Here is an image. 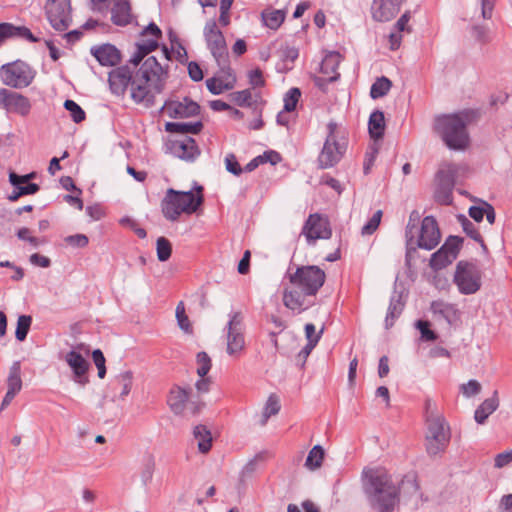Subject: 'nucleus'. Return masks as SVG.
Wrapping results in <instances>:
<instances>
[{
  "label": "nucleus",
  "instance_id": "nucleus-1",
  "mask_svg": "<svg viewBox=\"0 0 512 512\" xmlns=\"http://www.w3.org/2000/svg\"><path fill=\"white\" fill-rule=\"evenodd\" d=\"M285 279L289 285L283 289V304L300 314L315 305L316 295L325 283L326 274L317 265H290Z\"/></svg>",
  "mask_w": 512,
  "mask_h": 512
},
{
  "label": "nucleus",
  "instance_id": "nucleus-2",
  "mask_svg": "<svg viewBox=\"0 0 512 512\" xmlns=\"http://www.w3.org/2000/svg\"><path fill=\"white\" fill-rule=\"evenodd\" d=\"M362 485L370 506L376 512H394L399 506L400 487L384 469H364Z\"/></svg>",
  "mask_w": 512,
  "mask_h": 512
},
{
  "label": "nucleus",
  "instance_id": "nucleus-3",
  "mask_svg": "<svg viewBox=\"0 0 512 512\" xmlns=\"http://www.w3.org/2000/svg\"><path fill=\"white\" fill-rule=\"evenodd\" d=\"M168 71L162 67L155 56L148 57L139 67L131 83V99L136 104L151 108L156 103L155 94L165 89Z\"/></svg>",
  "mask_w": 512,
  "mask_h": 512
},
{
  "label": "nucleus",
  "instance_id": "nucleus-4",
  "mask_svg": "<svg viewBox=\"0 0 512 512\" xmlns=\"http://www.w3.org/2000/svg\"><path fill=\"white\" fill-rule=\"evenodd\" d=\"M203 203V187L196 185L195 191H179L168 188L160 206L165 219L174 222L182 214L191 215L196 213Z\"/></svg>",
  "mask_w": 512,
  "mask_h": 512
},
{
  "label": "nucleus",
  "instance_id": "nucleus-5",
  "mask_svg": "<svg viewBox=\"0 0 512 512\" xmlns=\"http://www.w3.org/2000/svg\"><path fill=\"white\" fill-rule=\"evenodd\" d=\"M467 122L465 114L442 115L436 118L435 129L450 149L461 150L469 144Z\"/></svg>",
  "mask_w": 512,
  "mask_h": 512
},
{
  "label": "nucleus",
  "instance_id": "nucleus-6",
  "mask_svg": "<svg viewBox=\"0 0 512 512\" xmlns=\"http://www.w3.org/2000/svg\"><path fill=\"white\" fill-rule=\"evenodd\" d=\"M204 37L208 49L220 68V72L230 75L231 66L226 40L222 31L217 27L215 20L211 19L206 22L204 27Z\"/></svg>",
  "mask_w": 512,
  "mask_h": 512
},
{
  "label": "nucleus",
  "instance_id": "nucleus-7",
  "mask_svg": "<svg viewBox=\"0 0 512 512\" xmlns=\"http://www.w3.org/2000/svg\"><path fill=\"white\" fill-rule=\"evenodd\" d=\"M450 429L442 416H427L425 446L428 455L436 456L445 451L450 442Z\"/></svg>",
  "mask_w": 512,
  "mask_h": 512
},
{
  "label": "nucleus",
  "instance_id": "nucleus-8",
  "mask_svg": "<svg viewBox=\"0 0 512 512\" xmlns=\"http://www.w3.org/2000/svg\"><path fill=\"white\" fill-rule=\"evenodd\" d=\"M36 71L20 59L5 63L0 67V77L4 85L14 89L28 87L34 80Z\"/></svg>",
  "mask_w": 512,
  "mask_h": 512
},
{
  "label": "nucleus",
  "instance_id": "nucleus-9",
  "mask_svg": "<svg viewBox=\"0 0 512 512\" xmlns=\"http://www.w3.org/2000/svg\"><path fill=\"white\" fill-rule=\"evenodd\" d=\"M482 272L477 264L469 261H459L453 275V283L463 295L478 292L482 285Z\"/></svg>",
  "mask_w": 512,
  "mask_h": 512
},
{
  "label": "nucleus",
  "instance_id": "nucleus-10",
  "mask_svg": "<svg viewBox=\"0 0 512 512\" xmlns=\"http://www.w3.org/2000/svg\"><path fill=\"white\" fill-rule=\"evenodd\" d=\"M328 130L329 133L317 158L318 167L320 169L334 167L339 163L347 150V143L337 140L335 135L336 124L332 122L329 123Z\"/></svg>",
  "mask_w": 512,
  "mask_h": 512
},
{
  "label": "nucleus",
  "instance_id": "nucleus-11",
  "mask_svg": "<svg viewBox=\"0 0 512 512\" xmlns=\"http://www.w3.org/2000/svg\"><path fill=\"white\" fill-rule=\"evenodd\" d=\"M301 235L310 246L315 245L317 240L330 239L332 229L328 217L320 213L310 214L303 224Z\"/></svg>",
  "mask_w": 512,
  "mask_h": 512
},
{
  "label": "nucleus",
  "instance_id": "nucleus-12",
  "mask_svg": "<svg viewBox=\"0 0 512 512\" xmlns=\"http://www.w3.org/2000/svg\"><path fill=\"white\" fill-rule=\"evenodd\" d=\"M70 0H47L45 14L56 31H66L72 23Z\"/></svg>",
  "mask_w": 512,
  "mask_h": 512
},
{
  "label": "nucleus",
  "instance_id": "nucleus-13",
  "mask_svg": "<svg viewBox=\"0 0 512 512\" xmlns=\"http://www.w3.org/2000/svg\"><path fill=\"white\" fill-rule=\"evenodd\" d=\"M227 329V353L230 356H239L245 348L244 317L240 311L229 314Z\"/></svg>",
  "mask_w": 512,
  "mask_h": 512
},
{
  "label": "nucleus",
  "instance_id": "nucleus-14",
  "mask_svg": "<svg viewBox=\"0 0 512 512\" xmlns=\"http://www.w3.org/2000/svg\"><path fill=\"white\" fill-rule=\"evenodd\" d=\"M0 108L8 113L26 117L30 114L32 104L28 97L7 88L0 89Z\"/></svg>",
  "mask_w": 512,
  "mask_h": 512
},
{
  "label": "nucleus",
  "instance_id": "nucleus-15",
  "mask_svg": "<svg viewBox=\"0 0 512 512\" xmlns=\"http://www.w3.org/2000/svg\"><path fill=\"white\" fill-rule=\"evenodd\" d=\"M456 169L449 165L446 169H440L437 172V187L435 190V200L441 205H450L453 201L452 192L455 185Z\"/></svg>",
  "mask_w": 512,
  "mask_h": 512
},
{
  "label": "nucleus",
  "instance_id": "nucleus-16",
  "mask_svg": "<svg viewBox=\"0 0 512 512\" xmlns=\"http://www.w3.org/2000/svg\"><path fill=\"white\" fill-rule=\"evenodd\" d=\"M164 109H167L168 116L173 119L190 118L198 116L201 112V106L188 96H185L183 101L166 100L160 112Z\"/></svg>",
  "mask_w": 512,
  "mask_h": 512
},
{
  "label": "nucleus",
  "instance_id": "nucleus-17",
  "mask_svg": "<svg viewBox=\"0 0 512 512\" xmlns=\"http://www.w3.org/2000/svg\"><path fill=\"white\" fill-rule=\"evenodd\" d=\"M166 147L169 153L186 162H194L201 154L196 140L190 136H186L181 141L169 140Z\"/></svg>",
  "mask_w": 512,
  "mask_h": 512
},
{
  "label": "nucleus",
  "instance_id": "nucleus-18",
  "mask_svg": "<svg viewBox=\"0 0 512 512\" xmlns=\"http://www.w3.org/2000/svg\"><path fill=\"white\" fill-rule=\"evenodd\" d=\"M441 233L438 223L433 216L423 218L420 228L417 246L425 250L434 249L440 242Z\"/></svg>",
  "mask_w": 512,
  "mask_h": 512
},
{
  "label": "nucleus",
  "instance_id": "nucleus-19",
  "mask_svg": "<svg viewBox=\"0 0 512 512\" xmlns=\"http://www.w3.org/2000/svg\"><path fill=\"white\" fill-rule=\"evenodd\" d=\"M133 79V71L128 64L118 66L111 70L108 75V84L111 93L116 96H124Z\"/></svg>",
  "mask_w": 512,
  "mask_h": 512
},
{
  "label": "nucleus",
  "instance_id": "nucleus-20",
  "mask_svg": "<svg viewBox=\"0 0 512 512\" xmlns=\"http://www.w3.org/2000/svg\"><path fill=\"white\" fill-rule=\"evenodd\" d=\"M65 361L72 371L73 381L80 386L87 385L90 381L88 377L90 363L83 355L80 352L71 350L66 354Z\"/></svg>",
  "mask_w": 512,
  "mask_h": 512
},
{
  "label": "nucleus",
  "instance_id": "nucleus-21",
  "mask_svg": "<svg viewBox=\"0 0 512 512\" xmlns=\"http://www.w3.org/2000/svg\"><path fill=\"white\" fill-rule=\"evenodd\" d=\"M90 53L101 66L114 67L119 65L122 61L120 50L110 43L92 46Z\"/></svg>",
  "mask_w": 512,
  "mask_h": 512
},
{
  "label": "nucleus",
  "instance_id": "nucleus-22",
  "mask_svg": "<svg viewBox=\"0 0 512 512\" xmlns=\"http://www.w3.org/2000/svg\"><path fill=\"white\" fill-rule=\"evenodd\" d=\"M12 38L25 39L31 43H37L40 41V39L36 37L26 26H16L9 22L0 23V47L6 40Z\"/></svg>",
  "mask_w": 512,
  "mask_h": 512
},
{
  "label": "nucleus",
  "instance_id": "nucleus-23",
  "mask_svg": "<svg viewBox=\"0 0 512 512\" xmlns=\"http://www.w3.org/2000/svg\"><path fill=\"white\" fill-rule=\"evenodd\" d=\"M401 5L394 0H373L372 17L378 22H388L399 12Z\"/></svg>",
  "mask_w": 512,
  "mask_h": 512
},
{
  "label": "nucleus",
  "instance_id": "nucleus-24",
  "mask_svg": "<svg viewBox=\"0 0 512 512\" xmlns=\"http://www.w3.org/2000/svg\"><path fill=\"white\" fill-rule=\"evenodd\" d=\"M191 393V388L173 385L167 396V404L175 415H183Z\"/></svg>",
  "mask_w": 512,
  "mask_h": 512
},
{
  "label": "nucleus",
  "instance_id": "nucleus-25",
  "mask_svg": "<svg viewBox=\"0 0 512 512\" xmlns=\"http://www.w3.org/2000/svg\"><path fill=\"white\" fill-rule=\"evenodd\" d=\"M430 310L434 315L442 317L449 325H454L460 320L461 312L456 304L435 300L431 303Z\"/></svg>",
  "mask_w": 512,
  "mask_h": 512
},
{
  "label": "nucleus",
  "instance_id": "nucleus-26",
  "mask_svg": "<svg viewBox=\"0 0 512 512\" xmlns=\"http://www.w3.org/2000/svg\"><path fill=\"white\" fill-rule=\"evenodd\" d=\"M221 76H214L206 80V87L213 95H220L224 91L232 90L236 83V76L231 68V74L227 75L219 71Z\"/></svg>",
  "mask_w": 512,
  "mask_h": 512
},
{
  "label": "nucleus",
  "instance_id": "nucleus-27",
  "mask_svg": "<svg viewBox=\"0 0 512 512\" xmlns=\"http://www.w3.org/2000/svg\"><path fill=\"white\" fill-rule=\"evenodd\" d=\"M111 21L119 27H125L131 23L132 7L130 0H116L111 9Z\"/></svg>",
  "mask_w": 512,
  "mask_h": 512
},
{
  "label": "nucleus",
  "instance_id": "nucleus-28",
  "mask_svg": "<svg viewBox=\"0 0 512 512\" xmlns=\"http://www.w3.org/2000/svg\"><path fill=\"white\" fill-rule=\"evenodd\" d=\"M203 122L202 121H196V122H166L165 123V130L169 133L174 134H183L188 136V134L192 135H198L203 130Z\"/></svg>",
  "mask_w": 512,
  "mask_h": 512
},
{
  "label": "nucleus",
  "instance_id": "nucleus-29",
  "mask_svg": "<svg viewBox=\"0 0 512 512\" xmlns=\"http://www.w3.org/2000/svg\"><path fill=\"white\" fill-rule=\"evenodd\" d=\"M499 407L498 391L492 397L485 399L475 410L474 419L478 424H484L487 418Z\"/></svg>",
  "mask_w": 512,
  "mask_h": 512
},
{
  "label": "nucleus",
  "instance_id": "nucleus-30",
  "mask_svg": "<svg viewBox=\"0 0 512 512\" xmlns=\"http://www.w3.org/2000/svg\"><path fill=\"white\" fill-rule=\"evenodd\" d=\"M404 306L405 301L403 299V293L395 290L391 296L390 304L385 318V326L387 329L394 325L395 320L401 315Z\"/></svg>",
  "mask_w": 512,
  "mask_h": 512
},
{
  "label": "nucleus",
  "instance_id": "nucleus-31",
  "mask_svg": "<svg viewBox=\"0 0 512 512\" xmlns=\"http://www.w3.org/2000/svg\"><path fill=\"white\" fill-rule=\"evenodd\" d=\"M286 19V10L284 9H273L271 7L264 9L261 12L262 24L271 29L278 30Z\"/></svg>",
  "mask_w": 512,
  "mask_h": 512
},
{
  "label": "nucleus",
  "instance_id": "nucleus-32",
  "mask_svg": "<svg viewBox=\"0 0 512 512\" xmlns=\"http://www.w3.org/2000/svg\"><path fill=\"white\" fill-rule=\"evenodd\" d=\"M368 130L370 137L374 140L383 138L385 132V117L380 110L371 113L368 122Z\"/></svg>",
  "mask_w": 512,
  "mask_h": 512
},
{
  "label": "nucleus",
  "instance_id": "nucleus-33",
  "mask_svg": "<svg viewBox=\"0 0 512 512\" xmlns=\"http://www.w3.org/2000/svg\"><path fill=\"white\" fill-rule=\"evenodd\" d=\"M158 47L159 43L157 40H146L142 43H136V51L128 62L137 67L148 54L157 50Z\"/></svg>",
  "mask_w": 512,
  "mask_h": 512
},
{
  "label": "nucleus",
  "instance_id": "nucleus-34",
  "mask_svg": "<svg viewBox=\"0 0 512 512\" xmlns=\"http://www.w3.org/2000/svg\"><path fill=\"white\" fill-rule=\"evenodd\" d=\"M193 436L198 441V449L206 454L212 447V434L207 426L203 424L196 425L193 429Z\"/></svg>",
  "mask_w": 512,
  "mask_h": 512
},
{
  "label": "nucleus",
  "instance_id": "nucleus-35",
  "mask_svg": "<svg viewBox=\"0 0 512 512\" xmlns=\"http://www.w3.org/2000/svg\"><path fill=\"white\" fill-rule=\"evenodd\" d=\"M341 62V55L337 51L328 52L320 63V72L324 75L339 74L338 66Z\"/></svg>",
  "mask_w": 512,
  "mask_h": 512
},
{
  "label": "nucleus",
  "instance_id": "nucleus-36",
  "mask_svg": "<svg viewBox=\"0 0 512 512\" xmlns=\"http://www.w3.org/2000/svg\"><path fill=\"white\" fill-rule=\"evenodd\" d=\"M8 390L18 394L22 389L21 364L15 361L9 369L7 378Z\"/></svg>",
  "mask_w": 512,
  "mask_h": 512
},
{
  "label": "nucleus",
  "instance_id": "nucleus-37",
  "mask_svg": "<svg viewBox=\"0 0 512 512\" xmlns=\"http://www.w3.org/2000/svg\"><path fill=\"white\" fill-rule=\"evenodd\" d=\"M325 456V451L321 445H315L308 453L305 461V467L311 471L321 467Z\"/></svg>",
  "mask_w": 512,
  "mask_h": 512
},
{
  "label": "nucleus",
  "instance_id": "nucleus-38",
  "mask_svg": "<svg viewBox=\"0 0 512 512\" xmlns=\"http://www.w3.org/2000/svg\"><path fill=\"white\" fill-rule=\"evenodd\" d=\"M392 87V82L385 76H381L375 80L370 89L372 99H379L388 94Z\"/></svg>",
  "mask_w": 512,
  "mask_h": 512
},
{
  "label": "nucleus",
  "instance_id": "nucleus-39",
  "mask_svg": "<svg viewBox=\"0 0 512 512\" xmlns=\"http://www.w3.org/2000/svg\"><path fill=\"white\" fill-rule=\"evenodd\" d=\"M457 221L468 237L484 246V240L475 225L463 214L457 215Z\"/></svg>",
  "mask_w": 512,
  "mask_h": 512
},
{
  "label": "nucleus",
  "instance_id": "nucleus-40",
  "mask_svg": "<svg viewBox=\"0 0 512 512\" xmlns=\"http://www.w3.org/2000/svg\"><path fill=\"white\" fill-rule=\"evenodd\" d=\"M463 241L464 239L462 237L453 235L449 236L444 244L440 247L441 253L446 251V253L450 255V259H456L462 247Z\"/></svg>",
  "mask_w": 512,
  "mask_h": 512
},
{
  "label": "nucleus",
  "instance_id": "nucleus-41",
  "mask_svg": "<svg viewBox=\"0 0 512 512\" xmlns=\"http://www.w3.org/2000/svg\"><path fill=\"white\" fill-rule=\"evenodd\" d=\"M301 97V90L298 87L290 88L287 93H285L283 101L284 107L283 112L290 113L296 110L299 99Z\"/></svg>",
  "mask_w": 512,
  "mask_h": 512
},
{
  "label": "nucleus",
  "instance_id": "nucleus-42",
  "mask_svg": "<svg viewBox=\"0 0 512 512\" xmlns=\"http://www.w3.org/2000/svg\"><path fill=\"white\" fill-rule=\"evenodd\" d=\"M32 317L30 315H20L17 320L15 329V338L19 342H23L30 331Z\"/></svg>",
  "mask_w": 512,
  "mask_h": 512
},
{
  "label": "nucleus",
  "instance_id": "nucleus-43",
  "mask_svg": "<svg viewBox=\"0 0 512 512\" xmlns=\"http://www.w3.org/2000/svg\"><path fill=\"white\" fill-rule=\"evenodd\" d=\"M64 108L69 112L71 119L79 124L86 119V113L83 108L72 99L64 102Z\"/></svg>",
  "mask_w": 512,
  "mask_h": 512
},
{
  "label": "nucleus",
  "instance_id": "nucleus-44",
  "mask_svg": "<svg viewBox=\"0 0 512 512\" xmlns=\"http://www.w3.org/2000/svg\"><path fill=\"white\" fill-rule=\"evenodd\" d=\"M156 253L160 262H165L171 257L172 244L166 237L161 236L156 240Z\"/></svg>",
  "mask_w": 512,
  "mask_h": 512
},
{
  "label": "nucleus",
  "instance_id": "nucleus-45",
  "mask_svg": "<svg viewBox=\"0 0 512 512\" xmlns=\"http://www.w3.org/2000/svg\"><path fill=\"white\" fill-rule=\"evenodd\" d=\"M455 259H450V255L443 251L441 248L433 253L430 258V267L434 270H440L451 264Z\"/></svg>",
  "mask_w": 512,
  "mask_h": 512
},
{
  "label": "nucleus",
  "instance_id": "nucleus-46",
  "mask_svg": "<svg viewBox=\"0 0 512 512\" xmlns=\"http://www.w3.org/2000/svg\"><path fill=\"white\" fill-rule=\"evenodd\" d=\"M176 319L178 326L185 332H192V325L189 321L188 316L185 312V305L183 301H180L176 306Z\"/></svg>",
  "mask_w": 512,
  "mask_h": 512
},
{
  "label": "nucleus",
  "instance_id": "nucleus-47",
  "mask_svg": "<svg viewBox=\"0 0 512 512\" xmlns=\"http://www.w3.org/2000/svg\"><path fill=\"white\" fill-rule=\"evenodd\" d=\"M233 102L239 107H252V94L249 89H244L231 94Z\"/></svg>",
  "mask_w": 512,
  "mask_h": 512
},
{
  "label": "nucleus",
  "instance_id": "nucleus-48",
  "mask_svg": "<svg viewBox=\"0 0 512 512\" xmlns=\"http://www.w3.org/2000/svg\"><path fill=\"white\" fill-rule=\"evenodd\" d=\"M155 470V460L152 455H148L147 458L144 461L142 472H141V479L145 486L148 485V483L151 482L153 478Z\"/></svg>",
  "mask_w": 512,
  "mask_h": 512
},
{
  "label": "nucleus",
  "instance_id": "nucleus-49",
  "mask_svg": "<svg viewBox=\"0 0 512 512\" xmlns=\"http://www.w3.org/2000/svg\"><path fill=\"white\" fill-rule=\"evenodd\" d=\"M382 218V211L377 210L368 222L362 227L361 234L363 236L372 235L379 227Z\"/></svg>",
  "mask_w": 512,
  "mask_h": 512
},
{
  "label": "nucleus",
  "instance_id": "nucleus-50",
  "mask_svg": "<svg viewBox=\"0 0 512 512\" xmlns=\"http://www.w3.org/2000/svg\"><path fill=\"white\" fill-rule=\"evenodd\" d=\"M92 360L97 367L98 377L103 379L106 376V359L101 349H94L92 351Z\"/></svg>",
  "mask_w": 512,
  "mask_h": 512
},
{
  "label": "nucleus",
  "instance_id": "nucleus-51",
  "mask_svg": "<svg viewBox=\"0 0 512 512\" xmlns=\"http://www.w3.org/2000/svg\"><path fill=\"white\" fill-rule=\"evenodd\" d=\"M280 408L281 405L279 403L278 398L273 394L270 395L264 408L263 423H265L267 419L270 418L271 416L276 415L280 411Z\"/></svg>",
  "mask_w": 512,
  "mask_h": 512
},
{
  "label": "nucleus",
  "instance_id": "nucleus-52",
  "mask_svg": "<svg viewBox=\"0 0 512 512\" xmlns=\"http://www.w3.org/2000/svg\"><path fill=\"white\" fill-rule=\"evenodd\" d=\"M197 363L199 365V367L197 368V374L200 376V377H204L208 374V372L210 371L211 369V359L209 357V355L204 352V351H201L197 354Z\"/></svg>",
  "mask_w": 512,
  "mask_h": 512
},
{
  "label": "nucleus",
  "instance_id": "nucleus-53",
  "mask_svg": "<svg viewBox=\"0 0 512 512\" xmlns=\"http://www.w3.org/2000/svg\"><path fill=\"white\" fill-rule=\"evenodd\" d=\"M378 155V148L373 145L368 148V150L365 153V158L363 162V173L365 175H368L375 163V160Z\"/></svg>",
  "mask_w": 512,
  "mask_h": 512
},
{
  "label": "nucleus",
  "instance_id": "nucleus-54",
  "mask_svg": "<svg viewBox=\"0 0 512 512\" xmlns=\"http://www.w3.org/2000/svg\"><path fill=\"white\" fill-rule=\"evenodd\" d=\"M35 176H36L35 172H30L25 175H19L15 171L10 170L9 171V182L15 188L20 185L29 183L31 179L35 178Z\"/></svg>",
  "mask_w": 512,
  "mask_h": 512
},
{
  "label": "nucleus",
  "instance_id": "nucleus-55",
  "mask_svg": "<svg viewBox=\"0 0 512 512\" xmlns=\"http://www.w3.org/2000/svg\"><path fill=\"white\" fill-rule=\"evenodd\" d=\"M340 74H334V75H324L323 76H313V83L314 85L321 90L322 92L327 91V86L329 83L335 82L339 79Z\"/></svg>",
  "mask_w": 512,
  "mask_h": 512
},
{
  "label": "nucleus",
  "instance_id": "nucleus-56",
  "mask_svg": "<svg viewBox=\"0 0 512 512\" xmlns=\"http://www.w3.org/2000/svg\"><path fill=\"white\" fill-rule=\"evenodd\" d=\"M225 167L228 172L235 176L241 175L244 171V168L239 164L236 156L233 153H229L225 157Z\"/></svg>",
  "mask_w": 512,
  "mask_h": 512
},
{
  "label": "nucleus",
  "instance_id": "nucleus-57",
  "mask_svg": "<svg viewBox=\"0 0 512 512\" xmlns=\"http://www.w3.org/2000/svg\"><path fill=\"white\" fill-rule=\"evenodd\" d=\"M118 379L122 384L120 398L124 399V397L127 396L131 391L133 373L131 371H125L118 376Z\"/></svg>",
  "mask_w": 512,
  "mask_h": 512
},
{
  "label": "nucleus",
  "instance_id": "nucleus-58",
  "mask_svg": "<svg viewBox=\"0 0 512 512\" xmlns=\"http://www.w3.org/2000/svg\"><path fill=\"white\" fill-rule=\"evenodd\" d=\"M65 243L75 248H84L89 243V238L85 234H74L65 237Z\"/></svg>",
  "mask_w": 512,
  "mask_h": 512
},
{
  "label": "nucleus",
  "instance_id": "nucleus-59",
  "mask_svg": "<svg viewBox=\"0 0 512 512\" xmlns=\"http://www.w3.org/2000/svg\"><path fill=\"white\" fill-rule=\"evenodd\" d=\"M416 327L419 329L422 339L426 341L436 340L437 335L430 329V323L428 321L418 320L416 322Z\"/></svg>",
  "mask_w": 512,
  "mask_h": 512
},
{
  "label": "nucleus",
  "instance_id": "nucleus-60",
  "mask_svg": "<svg viewBox=\"0 0 512 512\" xmlns=\"http://www.w3.org/2000/svg\"><path fill=\"white\" fill-rule=\"evenodd\" d=\"M304 331H305L307 343H310V341H312L314 346H316L321 338L323 331H324V327H322L320 329V331L316 333L315 325L312 323H307V324H305Z\"/></svg>",
  "mask_w": 512,
  "mask_h": 512
},
{
  "label": "nucleus",
  "instance_id": "nucleus-61",
  "mask_svg": "<svg viewBox=\"0 0 512 512\" xmlns=\"http://www.w3.org/2000/svg\"><path fill=\"white\" fill-rule=\"evenodd\" d=\"M281 60L284 62L294 63L299 57V50L294 46L287 44L281 46Z\"/></svg>",
  "mask_w": 512,
  "mask_h": 512
},
{
  "label": "nucleus",
  "instance_id": "nucleus-62",
  "mask_svg": "<svg viewBox=\"0 0 512 512\" xmlns=\"http://www.w3.org/2000/svg\"><path fill=\"white\" fill-rule=\"evenodd\" d=\"M461 391L464 396L471 397L481 391V385L476 380H469L466 384L461 385Z\"/></svg>",
  "mask_w": 512,
  "mask_h": 512
},
{
  "label": "nucleus",
  "instance_id": "nucleus-63",
  "mask_svg": "<svg viewBox=\"0 0 512 512\" xmlns=\"http://www.w3.org/2000/svg\"><path fill=\"white\" fill-rule=\"evenodd\" d=\"M472 36L481 43L489 41L488 28L484 25H473L471 27Z\"/></svg>",
  "mask_w": 512,
  "mask_h": 512
},
{
  "label": "nucleus",
  "instance_id": "nucleus-64",
  "mask_svg": "<svg viewBox=\"0 0 512 512\" xmlns=\"http://www.w3.org/2000/svg\"><path fill=\"white\" fill-rule=\"evenodd\" d=\"M314 348H315L314 344L312 343V341H310V343H306V345L297 354L295 360H296V364L300 368H303L305 366L306 360Z\"/></svg>",
  "mask_w": 512,
  "mask_h": 512
}]
</instances>
